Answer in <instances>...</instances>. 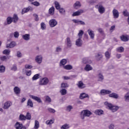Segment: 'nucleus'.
Returning a JSON list of instances; mask_svg holds the SVG:
<instances>
[{"label": "nucleus", "instance_id": "nucleus-1", "mask_svg": "<svg viewBox=\"0 0 129 129\" xmlns=\"http://www.w3.org/2000/svg\"><path fill=\"white\" fill-rule=\"evenodd\" d=\"M105 105H106V106H107V107H108L109 109H110V110H111V111H112V112H115V111H116L119 107L117 106H113L112 105V104H111V103H109L107 102H105L104 103Z\"/></svg>", "mask_w": 129, "mask_h": 129}, {"label": "nucleus", "instance_id": "nucleus-2", "mask_svg": "<svg viewBox=\"0 0 129 129\" xmlns=\"http://www.w3.org/2000/svg\"><path fill=\"white\" fill-rule=\"evenodd\" d=\"M96 9H98V12L100 14H103L105 12V8L102 6L101 4L99 3L97 5L95 6Z\"/></svg>", "mask_w": 129, "mask_h": 129}, {"label": "nucleus", "instance_id": "nucleus-3", "mask_svg": "<svg viewBox=\"0 0 129 129\" xmlns=\"http://www.w3.org/2000/svg\"><path fill=\"white\" fill-rule=\"evenodd\" d=\"M92 114V113L88 110H84L81 112V115H83L82 117V119H84V116H90Z\"/></svg>", "mask_w": 129, "mask_h": 129}, {"label": "nucleus", "instance_id": "nucleus-4", "mask_svg": "<svg viewBox=\"0 0 129 129\" xmlns=\"http://www.w3.org/2000/svg\"><path fill=\"white\" fill-rule=\"evenodd\" d=\"M49 82V79L47 78H44L43 79H41L39 81L40 85H47L48 83Z\"/></svg>", "mask_w": 129, "mask_h": 129}, {"label": "nucleus", "instance_id": "nucleus-5", "mask_svg": "<svg viewBox=\"0 0 129 129\" xmlns=\"http://www.w3.org/2000/svg\"><path fill=\"white\" fill-rule=\"evenodd\" d=\"M49 24L51 28H54L57 26L58 22L55 19H51L49 21Z\"/></svg>", "mask_w": 129, "mask_h": 129}, {"label": "nucleus", "instance_id": "nucleus-6", "mask_svg": "<svg viewBox=\"0 0 129 129\" xmlns=\"http://www.w3.org/2000/svg\"><path fill=\"white\" fill-rule=\"evenodd\" d=\"M33 10V9L31 6L24 8L22 11V15H24V14H26V13H28V12H32Z\"/></svg>", "mask_w": 129, "mask_h": 129}, {"label": "nucleus", "instance_id": "nucleus-7", "mask_svg": "<svg viewBox=\"0 0 129 129\" xmlns=\"http://www.w3.org/2000/svg\"><path fill=\"white\" fill-rule=\"evenodd\" d=\"M83 13H84L83 10H79L78 11L74 12L72 16L76 17L77 16H80V15H81V14H83Z\"/></svg>", "mask_w": 129, "mask_h": 129}, {"label": "nucleus", "instance_id": "nucleus-8", "mask_svg": "<svg viewBox=\"0 0 129 129\" xmlns=\"http://www.w3.org/2000/svg\"><path fill=\"white\" fill-rule=\"evenodd\" d=\"M30 97L32 99H33L34 100H35V101L39 102V103H41V102H42V100H41V98L39 97H37L33 95H30Z\"/></svg>", "mask_w": 129, "mask_h": 129}, {"label": "nucleus", "instance_id": "nucleus-9", "mask_svg": "<svg viewBox=\"0 0 129 129\" xmlns=\"http://www.w3.org/2000/svg\"><path fill=\"white\" fill-rule=\"evenodd\" d=\"M112 13L114 19H117L119 17V13L116 9H113Z\"/></svg>", "mask_w": 129, "mask_h": 129}, {"label": "nucleus", "instance_id": "nucleus-10", "mask_svg": "<svg viewBox=\"0 0 129 129\" xmlns=\"http://www.w3.org/2000/svg\"><path fill=\"white\" fill-rule=\"evenodd\" d=\"M72 22L77 25H85L84 22L77 19H73L72 20Z\"/></svg>", "mask_w": 129, "mask_h": 129}, {"label": "nucleus", "instance_id": "nucleus-11", "mask_svg": "<svg viewBox=\"0 0 129 129\" xmlns=\"http://www.w3.org/2000/svg\"><path fill=\"white\" fill-rule=\"evenodd\" d=\"M66 43L67 44V46L68 48H71V47L72 46V42H71V39H70V38L67 37Z\"/></svg>", "mask_w": 129, "mask_h": 129}, {"label": "nucleus", "instance_id": "nucleus-12", "mask_svg": "<svg viewBox=\"0 0 129 129\" xmlns=\"http://www.w3.org/2000/svg\"><path fill=\"white\" fill-rule=\"evenodd\" d=\"M42 60H43V57H42L41 55H37L35 57V61L38 64H41V63H42Z\"/></svg>", "mask_w": 129, "mask_h": 129}, {"label": "nucleus", "instance_id": "nucleus-13", "mask_svg": "<svg viewBox=\"0 0 129 129\" xmlns=\"http://www.w3.org/2000/svg\"><path fill=\"white\" fill-rule=\"evenodd\" d=\"M82 38L77 39L76 41V45L77 47H81L82 46Z\"/></svg>", "mask_w": 129, "mask_h": 129}, {"label": "nucleus", "instance_id": "nucleus-14", "mask_svg": "<svg viewBox=\"0 0 129 129\" xmlns=\"http://www.w3.org/2000/svg\"><path fill=\"white\" fill-rule=\"evenodd\" d=\"M110 93H111V91L107 90H101L100 91V94L101 95H105V94H110Z\"/></svg>", "mask_w": 129, "mask_h": 129}, {"label": "nucleus", "instance_id": "nucleus-15", "mask_svg": "<svg viewBox=\"0 0 129 129\" xmlns=\"http://www.w3.org/2000/svg\"><path fill=\"white\" fill-rule=\"evenodd\" d=\"M12 105V103L11 101H7L5 103L3 108L4 109H8Z\"/></svg>", "mask_w": 129, "mask_h": 129}, {"label": "nucleus", "instance_id": "nucleus-16", "mask_svg": "<svg viewBox=\"0 0 129 129\" xmlns=\"http://www.w3.org/2000/svg\"><path fill=\"white\" fill-rule=\"evenodd\" d=\"M120 39L123 42H127L129 40V36L128 35H122L120 36Z\"/></svg>", "mask_w": 129, "mask_h": 129}, {"label": "nucleus", "instance_id": "nucleus-17", "mask_svg": "<svg viewBox=\"0 0 129 129\" xmlns=\"http://www.w3.org/2000/svg\"><path fill=\"white\" fill-rule=\"evenodd\" d=\"M88 33L90 36L91 39H94V32L91 29H89L88 30Z\"/></svg>", "mask_w": 129, "mask_h": 129}, {"label": "nucleus", "instance_id": "nucleus-18", "mask_svg": "<svg viewBox=\"0 0 129 129\" xmlns=\"http://www.w3.org/2000/svg\"><path fill=\"white\" fill-rule=\"evenodd\" d=\"M12 21L14 24H16L18 21H19V17H18V15L14 14L13 17L12 18Z\"/></svg>", "mask_w": 129, "mask_h": 129}, {"label": "nucleus", "instance_id": "nucleus-19", "mask_svg": "<svg viewBox=\"0 0 129 129\" xmlns=\"http://www.w3.org/2000/svg\"><path fill=\"white\" fill-rule=\"evenodd\" d=\"M54 13H55V8H54V7H51L48 10V14L49 15H51V16H53Z\"/></svg>", "mask_w": 129, "mask_h": 129}, {"label": "nucleus", "instance_id": "nucleus-20", "mask_svg": "<svg viewBox=\"0 0 129 129\" xmlns=\"http://www.w3.org/2000/svg\"><path fill=\"white\" fill-rule=\"evenodd\" d=\"M16 46V42L12 41L10 43L7 44V48H14Z\"/></svg>", "mask_w": 129, "mask_h": 129}, {"label": "nucleus", "instance_id": "nucleus-21", "mask_svg": "<svg viewBox=\"0 0 129 129\" xmlns=\"http://www.w3.org/2000/svg\"><path fill=\"white\" fill-rule=\"evenodd\" d=\"M66 64H67V59L63 58L60 60L59 63V66H63V67H64Z\"/></svg>", "mask_w": 129, "mask_h": 129}, {"label": "nucleus", "instance_id": "nucleus-22", "mask_svg": "<svg viewBox=\"0 0 129 129\" xmlns=\"http://www.w3.org/2000/svg\"><path fill=\"white\" fill-rule=\"evenodd\" d=\"M14 91L15 94H20L21 92V89L18 87H15L14 88Z\"/></svg>", "mask_w": 129, "mask_h": 129}, {"label": "nucleus", "instance_id": "nucleus-23", "mask_svg": "<svg viewBox=\"0 0 129 129\" xmlns=\"http://www.w3.org/2000/svg\"><path fill=\"white\" fill-rule=\"evenodd\" d=\"M15 127L16 129H22L23 128V124L20 123L19 122H17L15 124Z\"/></svg>", "mask_w": 129, "mask_h": 129}, {"label": "nucleus", "instance_id": "nucleus-24", "mask_svg": "<svg viewBox=\"0 0 129 129\" xmlns=\"http://www.w3.org/2000/svg\"><path fill=\"white\" fill-rule=\"evenodd\" d=\"M87 97H89V96L88 95V94H86L85 93L81 94L80 96V99H84V98H86Z\"/></svg>", "mask_w": 129, "mask_h": 129}, {"label": "nucleus", "instance_id": "nucleus-25", "mask_svg": "<svg viewBox=\"0 0 129 129\" xmlns=\"http://www.w3.org/2000/svg\"><path fill=\"white\" fill-rule=\"evenodd\" d=\"M63 69L66 70H71L72 69H73V67L71 64H68L63 66Z\"/></svg>", "mask_w": 129, "mask_h": 129}, {"label": "nucleus", "instance_id": "nucleus-26", "mask_svg": "<svg viewBox=\"0 0 129 129\" xmlns=\"http://www.w3.org/2000/svg\"><path fill=\"white\" fill-rule=\"evenodd\" d=\"M80 7H81V4L78 1L76 2L74 5L75 9H79Z\"/></svg>", "mask_w": 129, "mask_h": 129}, {"label": "nucleus", "instance_id": "nucleus-27", "mask_svg": "<svg viewBox=\"0 0 129 129\" xmlns=\"http://www.w3.org/2000/svg\"><path fill=\"white\" fill-rule=\"evenodd\" d=\"M23 39L25 40V41H29L30 40V34H26L25 35H23L22 36Z\"/></svg>", "mask_w": 129, "mask_h": 129}, {"label": "nucleus", "instance_id": "nucleus-28", "mask_svg": "<svg viewBox=\"0 0 129 129\" xmlns=\"http://www.w3.org/2000/svg\"><path fill=\"white\" fill-rule=\"evenodd\" d=\"M109 97H112L113 98H115V99H117L118 98V95L115 93H112L109 95Z\"/></svg>", "mask_w": 129, "mask_h": 129}, {"label": "nucleus", "instance_id": "nucleus-29", "mask_svg": "<svg viewBox=\"0 0 129 129\" xmlns=\"http://www.w3.org/2000/svg\"><path fill=\"white\" fill-rule=\"evenodd\" d=\"M103 111L102 110H96L95 111V114L97 115H101V114H103Z\"/></svg>", "mask_w": 129, "mask_h": 129}, {"label": "nucleus", "instance_id": "nucleus-30", "mask_svg": "<svg viewBox=\"0 0 129 129\" xmlns=\"http://www.w3.org/2000/svg\"><path fill=\"white\" fill-rule=\"evenodd\" d=\"M78 86L79 88L82 89V88H84V87H85V85H84L82 81H80L78 84Z\"/></svg>", "mask_w": 129, "mask_h": 129}, {"label": "nucleus", "instance_id": "nucleus-31", "mask_svg": "<svg viewBox=\"0 0 129 129\" xmlns=\"http://www.w3.org/2000/svg\"><path fill=\"white\" fill-rule=\"evenodd\" d=\"M39 127H40V123L38 121V120H35L34 128L38 129Z\"/></svg>", "mask_w": 129, "mask_h": 129}, {"label": "nucleus", "instance_id": "nucleus-32", "mask_svg": "<svg viewBox=\"0 0 129 129\" xmlns=\"http://www.w3.org/2000/svg\"><path fill=\"white\" fill-rule=\"evenodd\" d=\"M7 25H10L11 23H13V19L11 17H8L7 19Z\"/></svg>", "mask_w": 129, "mask_h": 129}, {"label": "nucleus", "instance_id": "nucleus-33", "mask_svg": "<svg viewBox=\"0 0 129 129\" xmlns=\"http://www.w3.org/2000/svg\"><path fill=\"white\" fill-rule=\"evenodd\" d=\"M55 121V119H50V120H47L46 121V123L47 125H50V124H53Z\"/></svg>", "mask_w": 129, "mask_h": 129}, {"label": "nucleus", "instance_id": "nucleus-34", "mask_svg": "<svg viewBox=\"0 0 129 129\" xmlns=\"http://www.w3.org/2000/svg\"><path fill=\"white\" fill-rule=\"evenodd\" d=\"M83 34H84V32H83L82 30H80L78 34L79 38L82 39V36H83Z\"/></svg>", "mask_w": 129, "mask_h": 129}, {"label": "nucleus", "instance_id": "nucleus-35", "mask_svg": "<svg viewBox=\"0 0 129 129\" xmlns=\"http://www.w3.org/2000/svg\"><path fill=\"white\" fill-rule=\"evenodd\" d=\"M116 50L117 51V52H119V53H122V52L124 51V48H123V47L120 46V47H117L116 48Z\"/></svg>", "mask_w": 129, "mask_h": 129}, {"label": "nucleus", "instance_id": "nucleus-36", "mask_svg": "<svg viewBox=\"0 0 129 129\" xmlns=\"http://www.w3.org/2000/svg\"><path fill=\"white\" fill-rule=\"evenodd\" d=\"M85 70L86 71H90V70H92V67L89 64H87L85 68Z\"/></svg>", "mask_w": 129, "mask_h": 129}, {"label": "nucleus", "instance_id": "nucleus-37", "mask_svg": "<svg viewBox=\"0 0 129 129\" xmlns=\"http://www.w3.org/2000/svg\"><path fill=\"white\" fill-rule=\"evenodd\" d=\"M70 127V125H69V124H64L63 125H62V126L61 127L60 129H68Z\"/></svg>", "mask_w": 129, "mask_h": 129}, {"label": "nucleus", "instance_id": "nucleus-38", "mask_svg": "<svg viewBox=\"0 0 129 129\" xmlns=\"http://www.w3.org/2000/svg\"><path fill=\"white\" fill-rule=\"evenodd\" d=\"M54 6L55 7V8L56 9V10H59L60 8V4H59V3H58V2L55 1L54 2Z\"/></svg>", "mask_w": 129, "mask_h": 129}, {"label": "nucleus", "instance_id": "nucleus-39", "mask_svg": "<svg viewBox=\"0 0 129 129\" xmlns=\"http://www.w3.org/2000/svg\"><path fill=\"white\" fill-rule=\"evenodd\" d=\"M3 53L5 55H10L11 54V50L10 49H5L3 51Z\"/></svg>", "mask_w": 129, "mask_h": 129}, {"label": "nucleus", "instance_id": "nucleus-40", "mask_svg": "<svg viewBox=\"0 0 129 129\" xmlns=\"http://www.w3.org/2000/svg\"><path fill=\"white\" fill-rule=\"evenodd\" d=\"M27 105L28 106H30V107H33V102L31 99H29L27 101Z\"/></svg>", "mask_w": 129, "mask_h": 129}, {"label": "nucleus", "instance_id": "nucleus-41", "mask_svg": "<svg viewBox=\"0 0 129 129\" xmlns=\"http://www.w3.org/2000/svg\"><path fill=\"white\" fill-rule=\"evenodd\" d=\"M39 77H40V74H36L32 77V80L33 81L37 80V79H39Z\"/></svg>", "mask_w": 129, "mask_h": 129}, {"label": "nucleus", "instance_id": "nucleus-42", "mask_svg": "<svg viewBox=\"0 0 129 129\" xmlns=\"http://www.w3.org/2000/svg\"><path fill=\"white\" fill-rule=\"evenodd\" d=\"M60 93H61V95H65L67 94V90L65 89H62L60 90Z\"/></svg>", "mask_w": 129, "mask_h": 129}, {"label": "nucleus", "instance_id": "nucleus-43", "mask_svg": "<svg viewBox=\"0 0 129 129\" xmlns=\"http://www.w3.org/2000/svg\"><path fill=\"white\" fill-rule=\"evenodd\" d=\"M13 35L14 38H16V39H18L20 36V33L18 31H15L14 32Z\"/></svg>", "mask_w": 129, "mask_h": 129}, {"label": "nucleus", "instance_id": "nucleus-44", "mask_svg": "<svg viewBox=\"0 0 129 129\" xmlns=\"http://www.w3.org/2000/svg\"><path fill=\"white\" fill-rule=\"evenodd\" d=\"M6 71V67L4 66H0V73H4Z\"/></svg>", "mask_w": 129, "mask_h": 129}, {"label": "nucleus", "instance_id": "nucleus-45", "mask_svg": "<svg viewBox=\"0 0 129 129\" xmlns=\"http://www.w3.org/2000/svg\"><path fill=\"white\" fill-rule=\"evenodd\" d=\"M19 119L20 120H26V116L21 114L19 116Z\"/></svg>", "mask_w": 129, "mask_h": 129}, {"label": "nucleus", "instance_id": "nucleus-46", "mask_svg": "<svg viewBox=\"0 0 129 129\" xmlns=\"http://www.w3.org/2000/svg\"><path fill=\"white\" fill-rule=\"evenodd\" d=\"M105 56L107 59H109L110 58V53L107 51L105 53Z\"/></svg>", "mask_w": 129, "mask_h": 129}, {"label": "nucleus", "instance_id": "nucleus-47", "mask_svg": "<svg viewBox=\"0 0 129 129\" xmlns=\"http://www.w3.org/2000/svg\"><path fill=\"white\" fill-rule=\"evenodd\" d=\"M88 58H84L83 59V63L86 64V63H91V61H88Z\"/></svg>", "mask_w": 129, "mask_h": 129}, {"label": "nucleus", "instance_id": "nucleus-48", "mask_svg": "<svg viewBox=\"0 0 129 129\" xmlns=\"http://www.w3.org/2000/svg\"><path fill=\"white\" fill-rule=\"evenodd\" d=\"M47 110L49 111V112H50L51 113H55V112H56V110L51 108H48L47 109Z\"/></svg>", "mask_w": 129, "mask_h": 129}, {"label": "nucleus", "instance_id": "nucleus-49", "mask_svg": "<svg viewBox=\"0 0 129 129\" xmlns=\"http://www.w3.org/2000/svg\"><path fill=\"white\" fill-rule=\"evenodd\" d=\"M69 85L67 83H62L61 85V88H66V87H68Z\"/></svg>", "mask_w": 129, "mask_h": 129}, {"label": "nucleus", "instance_id": "nucleus-50", "mask_svg": "<svg viewBox=\"0 0 129 129\" xmlns=\"http://www.w3.org/2000/svg\"><path fill=\"white\" fill-rule=\"evenodd\" d=\"M123 15L124 17H129V13L126 10H125L123 12Z\"/></svg>", "mask_w": 129, "mask_h": 129}, {"label": "nucleus", "instance_id": "nucleus-51", "mask_svg": "<svg viewBox=\"0 0 129 129\" xmlns=\"http://www.w3.org/2000/svg\"><path fill=\"white\" fill-rule=\"evenodd\" d=\"M41 28L42 30H46V24L43 22L41 23Z\"/></svg>", "mask_w": 129, "mask_h": 129}, {"label": "nucleus", "instance_id": "nucleus-52", "mask_svg": "<svg viewBox=\"0 0 129 129\" xmlns=\"http://www.w3.org/2000/svg\"><path fill=\"white\" fill-rule=\"evenodd\" d=\"M58 10L60 14H61V15H64V14H65V10L64 9L60 8Z\"/></svg>", "mask_w": 129, "mask_h": 129}, {"label": "nucleus", "instance_id": "nucleus-53", "mask_svg": "<svg viewBox=\"0 0 129 129\" xmlns=\"http://www.w3.org/2000/svg\"><path fill=\"white\" fill-rule=\"evenodd\" d=\"M25 117H26V119H28V120L31 119V114H30V113L29 112H27Z\"/></svg>", "mask_w": 129, "mask_h": 129}, {"label": "nucleus", "instance_id": "nucleus-54", "mask_svg": "<svg viewBox=\"0 0 129 129\" xmlns=\"http://www.w3.org/2000/svg\"><path fill=\"white\" fill-rule=\"evenodd\" d=\"M98 32L101 34V35L103 36V37H105V35H104V33H103V30H102V29L101 28H99L98 30Z\"/></svg>", "mask_w": 129, "mask_h": 129}, {"label": "nucleus", "instance_id": "nucleus-55", "mask_svg": "<svg viewBox=\"0 0 129 129\" xmlns=\"http://www.w3.org/2000/svg\"><path fill=\"white\" fill-rule=\"evenodd\" d=\"M99 81H101L103 80V76L101 74H99L98 75Z\"/></svg>", "mask_w": 129, "mask_h": 129}, {"label": "nucleus", "instance_id": "nucleus-56", "mask_svg": "<svg viewBox=\"0 0 129 129\" xmlns=\"http://www.w3.org/2000/svg\"><path fill=\"white\" fill-rule=\"evenodd\" d=\"M32 5L35 6V7H39V6H40V3L38 2H34L32 3Z\"/></svg>", "mask_w": 129, "mask_h": 129}, {"label": "nucleus", "instance_id": "nucleus-57", "mask_svg": "<svg viewBox=\"0 0 129 129\" xmlns=\"http://www.w3.org/2000/svg\"><path fill=\"white\" fill-rule=\"evenodd\" d=\"M23 56V54H22V53L20 51H17V57L18 58H21V57Z\"/></svg>", "mask_w": 129, "mask_h": 129}, {"label": "nucleus", "instance_id": "nucleus-58", "mask_svg": "<svg viewBox=\"0 0 129 129\" xmlns=\"http://www.w3.org/2000/svg\"><path fill=\"white\" fill-rule=\"evenodd\" d=\"M73 107L71 105H69L67 107V111H71V109H72Z\"/></svg>", "mask_w": 129, "mask_h": 129}, {"label": "nucleus", "instance_id": "nucleus-59", "mask_svg": "<svg viewBox=\"0 0 129 129\" xmlns=\"http://www.w3.org/2000/svg\"><path fill=\"white\" fill-rule=\"evenodd\" d=\"M25 67L26 69H32L33 68V67L30 64H26Z\"/></svg>", "mask_w": 129, "mask_h": 129}, {"label": "nucleus", "instance_id": "nucleus-60", "mask_svg": "<svg viewBox=\"0 0 129 129\" xmlns=\"http://www.w3.org/2000/svg\"><path fill=\"white\" fill-rule=\"evenodd\" d=\"M11 70H13V71H17V66L16 64L13 65L11 68Z\"/></svg>", "mask_w": 129, "mask_h": 129}, {"label": "nucleus", "instance_id": "nucleus-61", "mask_svg": "<svg viewBox=\"0 0 129 129\" xmlns=\"http://www.w3.org/2000/svg\"><path fill=\"white\" fill-rule=\"evenodd\" d=\"M46 101H47V102L50 103L51 102V98L49 96L46 97Z\"/></svg>", "mask_w": 129, "mask_h": 129}, {"label": "nucleus", "instance_id": "nucleus-62", "mask_svg": "<svg viewBox=\"0 0 129 129\" xmlns=\"http://www.w3.org/2000/svg\"><path fill=\"white\" fill-rule=\"evenodd\" d=\"M2 61H6L7 60V56H3L1 57Z\"/></svg>", "mask_w": 129, "mask_h": 129}, {"label": "nucleus", "instance_id": "nucleus-63", "mask_svg": "<svg viewBox=\"0 0 129 129\" xmlns=\"http://www.w3.org/2000/svg\"><path fill=\"white\" fill-rule=\"evenodd\" d=\"M62 51V48L60 47H57L56 48V52H61Z\"/></svg>", "mask_w": 129, "mask_h": 129}, {"label": "nucleus", "instance_id": "nucleus-64", "mask_svg": "<svg viewBox=\"0 0 129 129\" xmlns=\"http://www.w3.org/2000/svg\"><path fill=\"white\" fill-rule=\"evenodd\" d=\"M33 16L35 18V20L36 21H39V17L38 16V15L34 14Z\"/></svg>", "mask_w": 129, "mask_h": 129}]
</instances>
